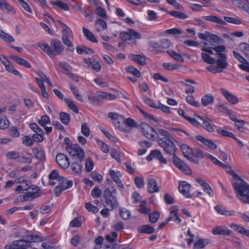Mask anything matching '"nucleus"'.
Listing matches in <instances>:
<instances>
[{
	"label": "nucleus",
	"mask_w": 249,
	"mask_h": 249,
	"mask_svg": "<svg viewBox=\"0 0 249 249\" xmlns=\"http://www.w3.org/2000/svg\"><path fill=\"white\" fill-rule=\"evenodd\" d=\"M38 46L51 58L60 55L64 50L61 41L56 39L52 40L50 45L47 43H38Z\"/></svg>",
	"instance_id": "f257e3e1"
},
{
	"label": "nucleus",
	"mask_w": 249,
	"mask_h": 249,
	"mask_svg": "<svg viewBox=\"0 0 249 249\" xmlns=\"http://www.w3.org/2000/svg\"><path fill=\"white\" fill-rule=\"evenodd\" d=\"M240 181L232 183L236 196L244 203L249 204V185L242 179Z\"/></svg>",
	"instance_id": "f03ea898"
},
{
	"label": "nucleus",
	"mask_w": 249,
	"mask_h": 249,
	"mask_svg": "<svg viewBox=\"0 0 249 249\" xmlns=\"http://www.w3.org/2000/svg\"><path fill=\"white\" fill-rule=\"evenodd\" d=\"M103 198L104 199L103 205L105 208H109L110 211H111L119 207V203L116 196L112 195L109 192V188L104 190Z\"/></svg>",
	"instance_id": "7ed1b4c3"
},
{
	"label": "nucleus",
	"mask_w": 249,
	"mask_h": 249,
	"mask_svg": "<svg viewBox=\"0 0 249 249\" xmlns=\"http://www.w3.org/2000/svg\"><path fill=\"white\" fill-rule=\"evenodd\" d=\"M142 35L132 29H128L127 32H121L120 37L125 41H128L127 43L134 46L137 44L136 39H140L142 38Z\"/></svg>",
	"instance_id": "20e7f679"
},
{
	"label": "nucleus",
	"mask_w": 249,
	"mask_h": 249,
	"mask_svg": "<svg viewBox=\"0 0 249 249\" xmlns=\"http://www.w3.org/2000/svg\"><path fill=\"white\" fill-rule=\"evenodd\" d=\"M174 141L175 139L168 141L163 139H158L159 144L163 148L164 152L170 156H173V158L177 157V148L174 143Z\"/></svg>",
	"instance_id": "39448f33"
},
{
	"label": "nucleus",
	"mask_w": 249,
	"mask_h": 249,
	"mask_svg": "<svg viewBox=\"0 0 249 249\" xmlns=\"http://www.w3.org/2000/svg\"><path fill=\"white\" fill-rule=\"evenodd\" d=\"M66 149L73 158H75V156H77L80 161L82 162L84 160L85 158L84 151L78 144L67 145Z\"/></svg>",
	"instance_id": "423d86ee"
},
{
	"label": "nucleus",
	"mask_w": 249,
	"mask_h": 249,
	"mask_svg": "<svg viewBox=\"0 0 249 249\" xmlns=\"http://www.w3.org/2000/svg\"><path fill=\"white\" fill-rule=\"evenodd\" d=\"M108 117L112 120L116 127L122 131H127V128L124 126L125 119L122 115L114 112H109L108 114Z\"/></svg>",
	"instance_id": "0eeeda50"
},
{
	"label": "nucleus",
	"mask_w": 249,
	"mask_h": 249,
	"mask_svg": "<svg viewBox=\"0 0 249 249\" xmlns=\"http://www.w3.org/2000/svg\"><path fill=\"white\" fill-rule=\"evenodd\" d=\"M140 127L143 135L148 139L154 141L158 138V132L147 124L143 122Z\"/></svg>",
	"instance_id": "6e6552de"
},
{
	"label": "nucleus",
	"mask_w": 249,
	"mask_h": 249,
	"mask_svg": "<svg viewBox=\"0 0 249 249\" xmlns=\"http://www.w3.org/2000/svg\"><path fill=\"white\" fill-rule=\"evenodd\" d=\"M28 239L25 238L12 242L11 245H6L5 249H28L32 245L28 243Z\"/></svg>",
	"instance_id": "1a4fd4ad"
},
{
	"label": "nucleus",
	"mask_w": 249,
	"mask_h": 249,
	"mask_svg": "<svg viewBox=\"0 0 249 249\" xmlns=\"http://www.w3.org/2000/svg\"><path fill=\"white\" fill-rule=\"evenodd\" d=\"M172 161L174 165L182 172L187 175H191L192 171L188 165L178 157L172 158Z\"/></svg>",
	"instance_id": "9d476101"
},
{
	"label": "nucleus",
	"mask_w": 249,
	"mask_h": 249,
	"mask_svg": "<svg viewBox=\"0 0 249 249\" xmlns=\"http://www.w3.org/2000/svg\"><path fill=\"white\" fill-rule=\"evenodd\" d=\"M197 118L199 119V125L202 126L205 130H207L209 132H213L214 130L212 123L213 121L208 117H201L200 116H196Z\"/></svg>",
	"instance_id": "9b49d317"
},
{
	"label": "nucleus",
	"mask_w": 249,
	"mask_h": 249,
	"mask_svg": "<svg viewBox=\"0 0 249 249\" xmlns=\"http://www.w3.org/2000/svg\"><path fill=\"white\" fill-rule=\"evenodd\" d=\"M180 148L184 157L191 162L196 164L199 163V160L198 159H194L193 156H191L193 153V149L188 145L182 144L180 146Z\"/></svg>",
	"instance_id": "f8f14e48"
},
{
	"label": "nucleus",
	"mask_w": 249,
	"mask_h": 249,
	"mask_svg": "<svg viewBox=\"0 0 249 249\" xmlns=\"http://www.w3.org/2000/svg\"><path fill=\"white\" fill-rule=\"evenodd\" d=\"M191 187V185L187 182L182 181L179 182L178 190L185 197L190 198L193 196L189 193Z\"/></svg>",
	"instance_id": "ddd939ff"
},
{
	"label": "nucleus",
	"mask_w": 249,
	"mask_h": 249,
	"mask_svg": "<svg viewBox=\"0 0 249 249\" xmlns=\"http://www.w3.org/2000/svg\"><path fill=\"white\" fill-rule=\"evenodd\" d=\"M55 160L59 166L64 169L68 168L70 164L68 157L63 153L57 154Z\"/></svg>",
	"instance_id": "4468645a"
},
{
	"label": "nucleus",
	"mask_w": 249,
	"mask_h": 249,
	"mask_svg": "<svg viewBox=\"0 0 249 249\" xmlns=\"http://www.w3.org/2000/svg\"><path fill=\"white\" fill-rule=\"evenodd\" d=\"M195 180L201 185L203 190L208 194L209 196L213 197L214 196L213 191L208 183L199 178H196Z\"/></svg>",
	"instance_id": "2eb2a0df"
},
{
	"label": "nucleus",
	"mask_w": 249,
	"mask_h": 249,
	"mask_svg": "<svg viewBox=\"0 0 249 249\" xmlns=\"http://www.w3.org/2000/svg\"><path fill=\"white\" fill-rule=\"evenodd\" d=\"M221 93L227 99V100L232 105H235L238 102V98L229 92L226 89L221 88L220 89Z\"/></svg>",
	"instance_id": "dca6fc26"
},
{
	"label": "nucleus",
	"mask_w": 249,
	"mask_h": 249,
	"mask_svg": "<svg viewBox=\"0 0 249 249\" xmlns=\"http://www.w3.org/2000/svg\"><path fill=\"white\" fill-rule=\"evenodd\" d=\"M212 233L214 235L228 236L231 234V231L225 227L217 226L212 230Z\"/></svg>",
	"instance_id": "f3484780"
},
{
	"label": "nucleus",
	"mask_w": 249,
	"mask_h": 249,
	"mask_svg": "<svg viewBox=\"0 0 249 249\" xmlns=\"http://www.w3.org/2000/svg\"><path fill=\"white\" fill-rule=\"evenodd\" d=\"M62 27V40L63 42L70 40L69 37L71 36L72 35V31L71 29L67 26L65 24L61 23Z\"/></svg>",
	"instance_id": "a211bd4d"
},
{
	"label": "nucleus",
	"mask_w": 249,
	"mask_h": 249,
	"mask_svg": "<svg viewBox=\"0 0 249 249\" xmlns=\"http://www.w3.org/2000/svg\"><path fill=\"white\" fill-rule=\"evenodd\" d=\"M128 57L141 66H144L146 64V57L143 55L130 54Z\"/></svg>",
	"instance_id": "6ab92c4d"
},
{
	"label": "nucleus",
	"mask_w": 249,
	"mask_h": 249,
	"mask_svg": "<svg viewBox=\"0 0 249 249\" xmlns=\"http://www.w3.org/2000/svg\"><path fill=\"white\" fill-rule=\"evenodd\" d=\"M195 138L197 141L201 142L205 145L207 146L212 149L217 148L216 144L210 140L207 139L201 135H196Z\"/></svg>",
	"instance_id": "aec40b11"
},
{
	"label": "nucleus",
	"mask_w": 249,
	"mask_h": 249,
	"mask_svg": "<svg viewBox=\"0 0 249 249\" xmlns=\"http://www.w3.org/2000/svg\"><path fill=\"white\" fill-rule=\"evenodd\" d=\"M148 182V192L151 194L158 192L159 191V187L158 186L157 181L154 178H149Z\"/></svg>",
	"instance_id": "412c9836"
},
{
	"label": "nucleus",
	"mask_w": 249,
	"mask_h": 249,
	"mask_svg": "<svg viewBox=\"0 0 249 249\" xmlns=\"http://www.w3.org/2000/svg\"><path fill=\"white\" fill-rule=\"evenodd\" d=\"M73 182L71 180L67 181V185H58L54 188V194L56 197L59 196L63 191L66 190L72 186Z\"/></svg>",
	"instance_id": "4be33fe9"
},
{
	"label": "nucleus",
	"mask_w": 249,
	"mask_h": 249,
	"mask_svg": "<svg viewBox=\"0 0 249 249\" xmlns=\"http://www.w3.org/2000/svg\"><path fill=\"white\" fill-rule=\"evenodd\" d=\"M10 57L16 63L21 66H24L27 68H30L31 67L30 63L24 59H22L15 55H11Z\"/></svg>",
	"instance_id": "5701e85b"
},
{
	"label": "nucleus",
	"mask_w": 249,
	"mask_h": 249,
	"mask_svg": "<svg viewBox=\"0 0 249 249\" xmlns=\"http://www.w3.org/2000/svg\"><path fill=\"white\" fill-rule=\"evenodd\" d=\"M84 62L96 71H99L101 69V66L97 61H91L90 59L85 58L84 59Z\"/></svg>",
	"instance_id": "b1692460"
},
{
	"label": "nucleus",
	"mask_w": 249,
	"mask_h": 249,
	"mask_svg": "<svg viewBox=\"0 0 249 249\" xmlns=\"http://www.w3.org/2000/svg\"><path fill=\"white\" fill-rule=\"evenodd\" d=\"M202 18L211 22L220 24L221 25H226V23L222 19L215 16H203Z\"/></svg>",
	"instance_id": "393cba45"
},
{
	"label": "nucleus",
	"mask_w": 249,
	"mask_h": 249,
	"mask_svg": "<svg viewBox=\"0 0 249 249\" xmlns=\"http://www.w3.org/2000/svg\"><path fill=\"white\" fill-rule=\"evenodd\" d=\"M214 209L217 213L222 215H233L235 214V212L233 211H228L225 208L220 205H216L215 206Z\"/></svg>",
	"instance_id": "a878e982"
},
{
	"label": "nucleus",
	"mask_w": 249,
	"mask_h": 249,
	"mask_svg": "<svg viewBox=\"0 0 249 249\" xmlns=\"http://www.w3.org/2000/svg\"><path fill=\"white\" fill-rule=\"evenodd\" d=\"M83 33L88 40L93 43H97L98 40L94 36V34L91 32L89 29L84 27L82 28Z\"/></svg>",
	"instance_id": "bb28decb"
},
{
	"label": "nucleus",
	"mask_w": 249,
	"mask_h": 249,
	"mask_svg": "<svg viewBox=\"0 0 249 249\" xmlns=\"http://www.w3.org/2000/svg\"><path fill=\"white\" fill-rule=\"evenodd\" d=\"M33 152L35 157L38 160L44 161L45 160V155L44 151L41 148H35L33 150Z\"/></svg>",
	"instance_id": "cd10ccee"
},
{
	"label": "nucleus",
	"mask_w": 249,
	"mask_h": 249,
	"mask_svg": "<svg viewBox=\"0 0 249 249\" xmlns=\"http://www.w3.org/2000/svg\"><path fill=\"white\" fill-rule=\"evenodd\" d=\"M174 221L175 222L179 224L181 220L178 216V213L177 210H172L170 212V216L167 219V221Z\"/></svg>",
	"instance_id": "c85d7f7f"
},
{
	"label": "nucleus",
	"mask_w": 249,
	"mask_h": 249,
	"mask_svg": "<svg viewBox=\"0 0 249 249\" xmlns=\"http://www.w3.org/2000/svg\"><path fill=\"white\" fill-rule=\"evenodd\" d=\"M40 189L36 185H31L28 188L25 189L23 191L27 192L29 194H34L35 198L38 196V193Z\"/></svg>",
	"instance_id": "c756f323"
},
{
	"label": "nucleus",
	"mask_w": 249,
	"mask_h": 249,
	"mask_svg": "<svg viewBox=\"0 0 249 249\" xmlns=\"http://www.w3.org/2000/svg\"><path fill=\"white\" fill-rule=\"evenodd\" d=\"M214 101V98L213 95L208 94L203 96L201 100L202 104L204 106H207L212 104Z\"/></svg>",
	"instance_id": "7c9ffc66"
},
{
	"label": "nucleus",
	"mask_w": 249,
	"mask_h": 249,
	"mask_svg": "<svg viewBox=\"0 0 249 249\" xmlns=\"http://www.w3.org/2000/svg\"><path fill=\"white\" fill-rule=\"evenodd\" d=\"M157 131L158 132V136L159 134L161 135L163 137L162 139H163L165 141L174 140V138L167 131L162 129H159Z\"/></svg>",
	"instance_id": "2f4dec72"
},
{
	"label": "nucleus",
	"mask_w": 249,
	"mask_h": 249,
	"mask_svg": "<svg viewBox=\"0 0 249 249\" xmlns=\"http://www.w3.org/2000/svg\"><path fill=\"white\" fill-rule=\"evenodd\" d=\"M168 54L173 59L179 62H184V60L180 54L177 53L173 50H169L167 51Z\"/></svg>",
	"instance_id": "473e14b6"
},
{
	"label": "nucleus",
	"mask_w": 249,
	"mask_h": 249,
	"mask_svg": "<svg viewBox=\"0 0 249 249\" xmlns=\"http://www.w3.org/2000/svg\"><path fill=\"white\" fill-rule=\"evenodd\" d=\"M97 96L99 99H106L107 100H113L116 98V96L114 94H109L104 92H99L97 93Z\"/></svg>",
	"instance_id": "72a5a7b5"
},
{
	"label": "nucleus",
	"mask_w": 249,
	"mask_h": 249,
	"mask_svg": "<svg viewBox=\"0 0 249 249\" xmlns=\"http://www.w3.org/2000/svg\"><path fill=\"white\" fill-rule=\"evenodd\" d=\"M209 244L208 240L199 239L194 245V249H203Z\"/></svg>",
	"instance_id": "f704fd0d"
},
{
	"label": "nucleus",
	"mask_w": 249,
	"mask_h": 249,
	"mask_svg": "<svg viewBox=\"0 0 249 249\" xmlns=\"http://www.w3.org/2000/svg\"><path fill=\"white\" fill-rule=\"evenodd\" d=\"M139 230L141 233H145L147 234H151L155 231V229L152 226L147 225L141 226Z\"/></svg>",
	"instance_id": "c9c22d12"
},
{
	"label": "nucleus",
	"mask_w": 249,
	"mask_h": 249,
	"mask_svg": "<svg viewBox=\"0 0 249 249\" xmlns=\"http://www.w3.org/2000/svg\"><path fill=\"white\" fill-rule=\"evenodd\" d=\"M51 4L52 5L56 6L59 8L61 9L62 10L65 11L69 10V7L67 3L62 1L61 0H58L56 1H51Z\"/></svg>",
	"instance_id": "e433bc0d"
},
{
	"label": "nucleus",
	"mask_w": 249,
	"mask_h": 249,
	"mask_svg": "<svg viewBox=\"0 0 249 249\" xmlns=\"http://www.w3.org/2000/svg\"><path fill=\"white\" fill-rule=\"evenodd\" d=\"M59 116L60 120L63 124L68 125L69 124L71 119V116L69 114L61 112L59 113Z\"/></svg>",
	"instance_id": "4c0bfd02"
},
{
	"label": "nucleus",
	"mask_w": 249,
	"mask_h": 249,
	"mask_svg": "<svg viewBox=\"0 0 249 249\" xmlns=\"http://www.w3.org/2000/svg\"><path fill=\"white\" fill-rule=\"evenodd\" d=\"M221 167L225 169L226 171L231 175L234 178H237L239 180H242V178L237 174H236L233 170L231 169V166L223 163V165H222Z\"/></svg>",
	"instance_id": "58836bf2"
},
{
	"label": "nucleus",
	"mask_w": 249,
	"mask_h": 249,
	"mask_svg": "<svg viewBox=\"0 0 249 249\" xmlns=\"http://www.w3.org/2000/svg\"><path fill=\"white\" fill-rule=\"evenodd\" d=\"M70 167L72 171L76 174L79 175L81 173L82 167L78 162L76 161L72 162Z\"/></svg>",
	"instance_id": "ea45409f"
},
{
	"label": "nucleus",
	"mask_w": 249,
	"mask_h": 249,
	"mask_svg": "<svg viewBox=\"0 0 249 249\" xmlns=\"http://www.w3.org/2000/svg\"><path fill=\"white\" fill-rule=\"evenodd\" d=\"M76 51L79 54H91L93 53L94 51L90 48H88L85 46L83 47H77L76 48Z\"/></svg>",
	"instance_id": "a19ab883"
},
{
	"label": "nucleus",
	"mask_w": 249,
	"mask_h": 249,
	"mask_svg": "<svg viewBox=\"0 0 249 249\" xmlns=\"http://www.w3.org/2000/svg\"><path fill=\"white\" fill-rule=\"evenodd\" d=\"M168 13L172 16L179 19H184L187 18L188 16L185 13L179 11H169Z\"/></svg>",
	"instance_id": "79ce46f5"
},
{
	"label": "nucleus",
	"mask_w": 249,
	"mask_h": 249,
	"mask_svg": "<svg viewBox=\"0 0 249 249\" xmlns=\"http://www.w3.org/2000/svg\"><path fill=\"white\" fill-rule=\"evenodd\" d=\"M162 67L166 70L172 71L180 68V65L178 64H172L171 63H164L162 64Z\"/></svg>",
	"instance_id": "37998d69"
},
{
	"label": "nucleus",
	"mask_w": 249,
	"mask_h": 249,
	"mask_svg": "<svg viewBox=\"0 0 249 249\" xmlns=\"http://www.w3.org/2000/svg\"><path fill=\"white\" fill-rule=\"evenodd\" d=\"M59 67L64 70L66 71V74L67 75L68 73H70L72 70V67L67 62L61 61L59 62Z\"/></svg>",
	"instance_id": "c03bdc74"
},
{
	"label": "nucleus",
	"mask_w": 249,
	"mask_h": 249,
	"mask_svg": "<svg viewBox=\"0 0 249 249\" xmlns=\"http://www.w3.org/2000/svg\"><path fill=\"white\" fill-rule=\"evenodd\" d=\"M27 237V239H28V243L30 244L32 242L40 243L44 241V239L38 235H29Z\"/></svg>",
	"instance_id": "a18cd8bd"
},
{
	"label": "nucleus",
	"mask_w": 249,
	"mask_h": 249,
	"mask_svg": "<svg viewBox=\"0 0 249 249\" xmlns=\"http://www.w3.org/2000/svg\"><path fill=\"white\" fill-rule=\"evenodd\" d=\"M65 102L69 108L72 110L75 113H78L79 110L78 107L74 105L72 101L68 98L64 99Z\"/></svg>",
	"instance_id": "49530a36"
},
{
	"label": "nucleus",
	"mask_w": 249,
	"mask_h": 249,
	"mask_svg": "<svg viewBox=\"0 0 249 249\" xmlns=\"http://www.w3.org/2000/svg\"><path fill=\"white\" fill-rule=\"evenodd\" d=\"M160 217V213L157 211L149 213V220L152 223H155L157 222Z\"/></svg>",
	"instance_id": "de8ad7c7"
},
{
	"label": "nucleus",
	"mask_w": 249,
	"mask_h": 249,
	"mask_svg": "<svg viewBox=\"0 0 249 249\" xmlns=\"http://www.w3.org/2000/svg\"><path fill=\"white\" fill-rule=\"evenodd\" d=\"M201 57L203 60L208 64H214L215 63L216 61L214 59L211 57L208 54L202 53Z\"/></svg>",
	"instance_id": "09e8293b"
},
{
	"label": "nucleus",
	"mask_w": 249,
	"mask_h": 249,
	"mask_svg": "<svg viewBox=\"0 0 249 249\" xmlns=\"http://www.w3.org/2000/svg\"><path fill=\"white\" fill-rule=\"evenodd\" d=\"M120 214L121 217L124 220L129 219L131 213L130 212L125 208H121L119 210Z\"/></svg>",
	"instance_id": "8fccbe9b"
},
{
	"label": "nucleus",
	"mask_w": 249,
	"mask_h": 249,
	"mask_svg": "<svg viewBox=\"0 0 249 249\" xmlns=\"http://www.w3.org/2000/svg\"><path fill=\"white\" fill-rule=\"evenodd\" d=\"M51 122L50 119L48 115H42L40 120L38 121V123L42 126H45L46 124H49Z\"/></svg>",
	"instance_id": "3c124183"
},
{
	"label": "nucleus",
	"mask_w": 249,
	"mask_h": 249,
	"mask_svg": "<svg viewBox=\"0 0 249 249\" xmlns=\"http://www.w3.org/2000/svg\"><path fill=\"white\" fill-rule=\"evenodd\" d=\"M126 71L129 73L133 74L137 77H140L141 75L140 71L132 66H128L126 68Z\"/></svg>",
	"instance_id": "603ef678"
},
{
	"label": "nucleus",
	"mask_w": 249,
	"mask_h": 249,
	"mask_svg": "<svg viewBox=\"0 0 249 249\" xmlns=\"http://www.w3.org/2000/svg\"><path fill=\"white\" fill-rule=\"evenodd\" d=\"M95 23L96 25H99L101 27V28L97 27L96 28V30L97 31H100L101 30H105L107 27V24L106 22L102 19H96L95 21Z\"/></svg>",
	"instance_id": "864d4df0"
},
{
	"label": "nucleus",
	"mask_w": 249,
	"mask_h": 249,
	"mask_svg": "<svg viewBox=\"0 0 249 249\" xmlns=\"http://www.w3.org/2000/svg\"><path fill=\"white\" fill-rule=\"evenodd\" d=\"M81 133L86 137H88L90 135V130L88 124L84 123L81 125Z\"/></svg>",
	"instance_id": "5fc2aeb1"
},
{
	"label": "nucleus",
	"mask_w": 249,
	"mask_h": 249,
	"mask_svg": "<svg viewBox=\"0 0 249 249\" xmlns=\"http://www.w3.org/2000/svg\"><path fill=\"white\" fill-rule=\"evenodd\" d=\"M191 156H193L194 159H202L204 157L203 153L202 151L198 148L193 149V153Z\"/></svg>",
	"instance_id": "6e6d98bb"
},
{
	"label": "nucleus",
	"mask_w": 249,
	"mask_h": 249,
	"mask_svg": "<svg viewBox=\"0 0 249 249\" xmlns=\"http://www.w3.org/2000/svg\"><path fill=\"white\" fill-rule=\"evenodd\" d=\"M94 164L90 158H88L86 160L85 169L88 172H90L93 168Z\"/></svg>",
	"instance_id": "4d7b16f0"
},
{
	"label": "nucleus",
	"mask_w": 249,
	"mask_h": 249,
	"mask_svg": "<svg viewBox=\"0 0 249 249\" xmlns=\"http://www.w3.org/2000/svg\"><path fill=\"white\" fill-rule=\"evenodd\" d=\"M27 193L26 195H21L19 196L18 198V201H27L29 200H32L34 198H35V196L34 194H28L27 192L26 193Z\"/></svg>",
	"instance_id": "13d9d810"
},
{
	"label": "nucleus",
	"mask_w": 249,
	"mask_h": 249,
	"mask_svg": "<svg viewBox=\"0 0 249 249\" xmlns=\"http://www.w3.org/2000/svg\"><path fill=\"white\" fill-rule=\"evenodd\" d=\"M216 131L217 133L223 136L229 137L232 138V137H234L233 134L231 132L228 131L227 130H224L221 128H218V129H217Z\"/></svg>",
	"instance_id": "bf43d9fd"
},
{
	"label": "nucleus",
	"mask_w": 249,
	"mask_h": 249,
	"mask_svg": "<svg viewBox=\"0 0 249 249\" xmlns=\"http://www.w3.org/2000/svg\"><path fill=\"white\" fill-rule=\"evenodd\" d=\"M70 89L72 93L75 95L76 98L80 101H82L81 96L79 94V91L76 87L73 86L72 84H70Z\"/></svg>",
	"instance_id": "052dcab7"
},
{
	"label": "nucleus",
	"mask_w": 249,
	"mask_h": 249,
	"mask_svg": "<svg viewBox=\"0 0 249 249\" xmlns=\"http://www.w3.org/2000/svg\"><path fill=\"white\" fill-rule=\"evenodd\" d=\"M230 228L232 229L234 231L238 232L239 233H241V234H243V232L244 231L245 228L243 227L235 224V223H231L230 224Z\"/></svg>",
	"instance_id": "680f3d73"
},
{
	"label": "nucleus",
	"mask_w": 249,
	"mask_h": 249,
	"mask_svg": "<svg viewBox=\"0 0 249 249\" xmlns=\"http://www.w3.org/2000/svg\"><path fill=\"white\" fill-rule=\"evenodd\" d=\"M85 207L89 211L93 213H97L99 211L98 208L91 204L90 202L86 203L85 205Z\"/></svg>",
	"instance_id": "e2e57ef3"
},
{
	"label": "nucleus",
	"mask_w": 249,
	"mask_h": 249,
	"mask_svg": "<svg viewBox=\"0 0 249 249\" xmlns=\"http://www.w3.org/2000/svg\"><path fill=\"white\" fill-rule=\"evenodd\" d=\"M134 183L137 188L139 189L143 188L144 184L143 179L138 177H136L134 178Z\"/></svg>",
	"instance_id": "0e129e2a"
},
{
	"label": "nucleus",
	"mask_w": 249,
	"mask_h": 249,
	"mask_svg": "<svg viewBox=\"0 0 249 249\" xmlns=\"http://www.w3.org/2000/svg\"><path fill=\"white\" fill-rule=\"evenodd\" d=\"M215 63L218 66V67H219L221 70L226 69L228 65L226 62V60L224 59H217Z\"/></svg>",
	"instance_id": "69168bd1"
},
{
	"label": "nucleus",
	"mask_w": 249,
	"mask_h": 249,
	"mask_svg": "<svg viewBox=\"0 0 249 249\" xmlns=\"http://www.w3.org/2000/svg\"><path fill=\"white\" fill-rule=\"evenodd\" d=\"M146 202L145 200H143L141 202L140 205V209L139 211L140 213H143V214H148L149 213V211L147 210V209L146 207Z\"/></svg>",
	"instance_id": "338daca9"
},
{
	"label": "nucleus",
	"mask_w": 249,
	"mask_h": 249,
	"mask_svg": "<svg viewBox=\"0 0 249 249\" xmlns=\"http://www.w3.org/2000/svg\"><path fill=\"white\" fill-rule=\"evenodd\" d=\"M5 68L7 71L15 75H18L20 77L22 76L21 74L12 65L9 64L8 66H6Z\"/></svg>",
	"instance_id": "774afa93"
}]
</instances>
